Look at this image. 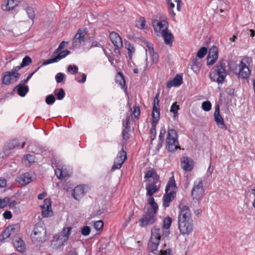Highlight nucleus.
<instances>
[{
	"mask_svg": "<svg viewBox=\"0 0 255 255\" xmlns=\"http://www.w3.org/2000/svg\"><path fill=\"white\" fill-rule=\"evenodd\" d=\"M178 216V227L180 233L183 235H190L193 229V220L189 208L186 206L179 207Z\"/></svg>",
	"mask_w": 255,
	"mask_h": 255,
	"instance_id": "f257e3e1",
	"label": "nucleus"
},
{
	"mask_svg": "<svg viewBox=\"0 0 255 255\" xmlns=\"http://www.w3.org/2000/svg\"><path fill=\"white\" fill-rule=\"evenodd\" d=\"M157 182L158 181H153L152 183L148 184L146 186L147 195L149 196L150 197H152V196L158 190V188L156 185Z\"/></svg>",
	"mask_w": 255,
	"mask_h": 255,
	"instance_id": "393cba45",
	"label": "nucleus"
},
{
	"mask_svg": "<svg viewBox=\"0 0 255 255\" xmlns=\"http://www.w3.org/2000/svg\"><path fill=\"white\" fill-rule=\"evenodd\" d=\"M127 158V153L123 149L120 151L114 160V164L112 167L111 171H114L116 169L121 168L122 164Z\"/></svg>",
	"mask_w": 255,
	"mask_h": 255,
	"instance_id": "9d476101",
	"label": "nucleus"
},
{
	"mask_svg": "<svg viewBox=\"0 0 255 255\" xmlns=\"http://www.w3.org/2000/svg\"><path fill=\"white\" fill-rule=\"evenodd\" d=\"M91 232V229L89 226H84L81 230V233L83 236H88Z\"/></svg>",
	"mask_w": 255,
	"mask_h": 255,
	"instance_id": "052dcab7",
	"label": "nucleus"
},
{
	"mask_svg": "<svg viewBox=\"0 0 255 255\" xmlns=\"http://www.w3.org/2000/svg\"><path fill=\"white\" fill-rule=\"evenodd\" d=\"M17 146H18V143L16 140H12L7 143V147L9 149H13Z\"/></svg>",
	"mask_w": 255,
	"mask_h": 255,
	"instance_id": "5fc2aeb1",
	"label": "nucleus"
},
{
	"mask_svg": "<svg viewBox=\"0 0 255 255\" xmlns=\"http://www.w3.org/2000/svg\"><path fill=\"white\" fill-rule=\"evenodd\" d=\"M172 219L169 217L165 218L163 220V228L165 229H168L171 224Z\"/></svg>",
	"mask_w": 255,
	"mask_h": 255,
	"instance_id": "c03bdc74",
	"label": "nucleus"
},
{
	"mask_svg": "<svg viewBox=\"0 0 255 255\" xmlns=\"http://www.w3.org/2000/svg\"><path fill=\"white\" fill-rule=\"evenodd\" d=\"M214 120L219 128L222 129H227V127L224 123L223 118L220 114V106L216 105L214 114Z\"/></svg>",
	"mask_w": 255,
	"mask_h": 255,
	"instance_id": "f8f14e48",
	"label": "nucleus"
},
{
	"mask_svg": "<svg viewBox=\"0 0 255 255\" xmlns=\"http://www.w3.org/2000/svg\"><path fill=\"white\" fill-rule=\"evenodd\" d=\"M204 194L203 183L202 179L198 178L194 182L193 187L192 189L191 195L193 199L197 201L200 200Z\"/></svg>",
	"mask_w": 255,
	"mask_h": 255,
	"instance_id": "423d86ee",
	"label": "nucleus"
},
{
	"mask_svg": "<svg viewBox=\"0 0 255 255\" xmlns=\"http://www.w3.org/2000/svg\"><path fill=\"white\" fill-rule=\"evenodd\" d=\"M207 53V48L205 47H201L197 53V56L199 58H203Z\"/></svg>",
	"mask_w": 255,
	"mask_h": 255,
	"instance_id": "a18cd8bd",
	"label": "nucleus"
},
{
	"mask_svg": "<svg viewBox=\"0 0 255 255\" xmlns=\"http://www.w3.org/2000/svg\"><path fill=\"white\" fill-rule=\"evenodd\" d=\"M176 191L172 190L170 192H165L163 197V206L165 208L169 206L170 203L175 198L176 196Z\"/></svg>",
	"mask_w": 255,
	"mask_h": 255,
	"instance_id": "aec40b11",
	"label": "nucleus"
},
{
	"mask_svg": "<svg viewBox=\"0 0 255 255\" xmlns=\"http://www.w3.org/2000/svg\"><path fill=\"white\" fill-rule=\"evenodd\" d=\"M40 208L42 210L41 215L43 218H47L53 216V212L51 209V201L50 198L44 199L43 204L40 205Z\"/></svg>",
	"mask_w": 255,
	"mask_h": 255,
	"instance_id": "1a4fd4ad",
	"label": "nucleus"
},
{
	"mask_svg": "<svg viewBox=\"0 0 255 255\" xmlns=\"http://www.w3.org/2000/svg\"><path fill=\"white\" fill-rule=\"evenodd\" d=\"M84 195V189L82 185H79L75 187L72 192V195L76 200H79Z\"/></svg>",
	"mask_w": 255,
	"mask_h": 255,
	"instance_id": "b1692460",
	"label": "nucleus"
},
{
	"mask_svg": "<svg viewBox=\"0 0 255 255\" xmlns=\"http://www.w3.org/2000/svg\"><path fill=\"white\" fill-rule=\"evenodd\" d=\"M71 230V227H65L63 229L58 235V240L60 241V243L63 244L68 240Z\"/></svg>",
	"mask_w": 255,
	"mask_h": 255,
	"instance_id": "f3484780",
	"label": "nucleus"
},
{
	"mask_svg": "<svg viewBox=\"0 0 255 255\" xmlns=\"http://www.w3.org/2000/svg\"><path fill=\"white\" fill-rule=\"evenodd\" d=\"M55 101V98L52 94L48 95L45 99V102L48 105H52Z\"/></svg>",
	"mask_w": 255,
	"mask_h": 255,
	"instance_id": "3c124183",
	"label": "nucleus"
},
{
	"mask_svg": "<svg viewBox=\"0 0 255 255\" xmlns=\"http://www.w3.org/2000/svg\"><path fill=\"white\" fill-rule=\"evenodd\" d=\"M152 177L153 179V181H158L159 177L156 174V170L154 169H151L147 171L144 175V178L148 179L149 178Z\"/></svg>",
	"mask_w": 255,
	"mask_h": 255,
	"instance_id": "7c9ffc66",
	"label": "nucleus"
},
{
	"mask_svg": "<svg viewBox=\"0 0 255 255\" xmlns=\"http://www.w3.org/2000/svg\"><path fill=\"white\" fill-rule=\"evenodd\" d=\"M164 135L160 134L159 135L158 143L156 146V149L159 150V149L162 146L163 143L164 142Z\"/></svg>",
	"mask_w": 255,
	"mask_h": 255,
	"instance_id": "4d7b16f0",
	"label": "nucleus"
},
{
	"mask_svg": "<svg viewBox=\"0 0 255 255\" xmlns=\"http://www.w3.org/2000/svg\"><path fill=\"white\" fill-rule=\"evenodd\" d=\"M179 109V106L177 104V103L175 102L172 104L170 109V112L174 114V117L177 116Z\"/></svg>",
	"mask_w": 255,
	"mask_h": 255,
	"instance_id": "8fccbe9b",
	"label": "nucleus"
},
{
	"mask_svg": "<svg viewBox=\"0 0 255 255\" xmlns=\"http://www.w3.org/2000/svg\"><path fill=\"white\" fill-rule=\"evenodd\" d=\"M19 78H16L12 72H7L4 74L3 77L2 78V83L6 85L10 84V83H13L17 80Z\"/></svg>",
	"mask_w": 255,
	"mask_h": 255,
	"instance_id": "4be33fe9",
	"label": "nucleus"
},
{
	"mask_svg": "<svg viewBox=\"0 0 255 255\" xmlns=\"http://www.w3.org/2000/svg\"><path fill=\"white\" fill-rule=\"evenodd\" d=\"M55 62H57V61L55 57H54V58L49 59L48 60H45V61H44L43 65H46L53 63Z\"/></svg>",
	"mask_w": 255,
	"mask_h": 255,
	"instance_id": "0e129e2a",
	"label": "nucleus"
},
{
	"mask_svg": "<svg viewBox=\"0 0 255 255\" xmlns=\"http://www.w3.org/2000/svg\"><path fill=\"white\" fill-rule=\"evenodd\" d=\"M130 121V117H128L126 118V123H123L124 127H125V128L127 129H130V126H129V122Z\"/></svg>",
	"mask_w": 255,
	"mask_h": 255,
	"instance_id": "338daca9",
	"label": "nucleus"
},
{
	"mask_svg": "<svg viewBox=\"0 0 255 255\" xmlns=\"http://www.w3.org/2000/svg\"><path fill=\"white\" fill-rule=\"evenodd\" d=\"M159 94L156 95L153 100V105L152 111V118L157 119L160 118V108H159Z\"/></svg>",
	"mask_w": 255,
	"mask_h": 255,
	"instance_id": "dca6fc26",
	"label": "nucleus"
},
{
	"mask_svg": "<svg viewBox=\"0 0 255 255\" xmlns=\"http://www.w3.org/2000/svg\"><path fill=\"white\" fill-rule=\"evenodd\" d=\"M177 189L175 181L174 176L171 177L166 185L165 188V192H170V191H175Z\"/></svg>",
	"mask_w": 255,
	"mask_h": 255,
	"instance_id": "c756f323",
	"label": "nucleus"
},
{
	"mask_svg": "<svg viewBox=\"0 0 255 255\" xmlns=\"http://www.w3.org/2000/svg\"><path fill=\"white\" fill-rule=\"evenodd\" d=\"M70 51L68 50H65L59 52L57 56L55 57L57 62L59 61L61 59L66 57L68 54H69Z\"/></svg>",
	"mask_w": 255,
	"mask_h": 255,
	"instance_id": "a19ab883",
	"label": "nucleus"
},
{
	"mask_svg": "<svg viewBox=\"0 0 255 255\" xmlns=\"http://www.w3.org/2000/svg\"><path fill=\"white\" fill-rule=\"evenodd\" d=\"M226 76L225 65L221 62L216 65L210 72V79L211 80L216 82L218 84L223 83Z\"/></svg>",
	"mask_w": 255,
	"mask_h": 255,
	"instance_id": "20e7f679",
	"label": "nucleus"
},
{
	"mask_svg": "<svg viewBox=\"0 0 255 255\" xmlns=\"http://www.w3.org/2000/svg\"><path fill=\"white\" fill-rule=\"evenodd\" d=\"M159 243V242H156V241L150 239L148 243V251L151 253L156 254Z\"/></svg>",
	"mask_w": 255,
	"mask_h": 255,
	"instance_id": "cd10ccee",
	"label": "nucleus"
},
{
	"mask_svg": "<svg viewBox=\"0 0 255 255\" xmlns=\"http://www.w3.org/2000/svg\"><path fill=\"white\" fill-rule=\"evenodd\" d=\"M32 62L31 58L28 56H26L22 59V61L21 63V67H25L29 65Z\"/></svg>",
	"mask_w": 255,
	"mask_h": 255,
	"instance_id": "09e8293b",
	"label": "nucleus"
},
{
	"mask_svg": "<svg viewBox=\"0 0 255 255\" xmlns=\"http://www.w3.org/2000/svg\"><path fill=\"white\" fill-rule=\"evenodd\" d=\"M181 166L184 170L190 171L194 167L193 161L188 157H183L181 161Z\"/></svg>",
	"mask_w": 255,
	"mask_h": 255,
	"instance_id": "a211bd4d",
	"label": "nucleus"
},
{
	"mask_svg": "<svg viewBox=\"0 0 255 255\" xmlns=\"http://www.w3.org/2000/svg\"><path fill=\"white\" fill-rule=\"evenodd\" d=\"M161 33L165 44H170L172 43L173 36L171 32H168L167 30L163 29Z\"/></svg>",
	"mask_w": 255,
	"mask_h": 255,
	"instance_id": "bb28decb",
	"label": "nucleus"
},
{
	"mask_svg": "<svg viewBox=\"0 0 255 255\" xmlns=\"http://www.w3.org/2000/svg\"><path fill=\"white\" fill-rule=\"evenodd\" d=\"M136 26L140 29L144 28L145 20L143 17H140L139 18L136 20Z\"/></svg>",
	"mask_w": 255,
	"mask_h": 255,
	"instance_id": "79ce46f5",
	"label": "nucleus"
},
{
	"mask_svg": "<svg viewBox=\"0 0 255 255\" xmlns=\"http://www.w3.org/2000/svg\"><path fill=\"white\" fill-rule=\"evenodd\" d=\"M118 74L119 76L116 78V82L122 87H124L126 85V81L124 76L121 72H119Z\"/></svg>",
	"mask_w": 255,
	"mask_h": 255,
	"instance_id": "ea45409f",
	"label": "nucleus"
},
{
	"mask_svg": "<svg viewBox=\"0 0 255 255\" xmlns=\"http://www.w3.org/2000/svg\"><path fill=\"white\" fill-rule=\"evenodd\" d=\"M146 46L148 48V50H146V52H148L149 54L152 57L153 62L156 63L158 59V54L154 51L153 47L151 44L149 42H146Z\"/></svg>",
	"mask_w": 255,
	"mask_h": 255,
	"instance_id": "a878e982",
	"label": "nucleus"
},
{
	"mask_svg": "<svg viewBox=\"0 0 255 255\" xmlns=\"http://www.w3.org/2000/svg\"><path fill=\"white\" fill-rule=\"evenodd\" d=\"M182 83V76L177 74L172 80L169 81L167 83L166 86L168 88H171L172 87L180 86Z\"/></svg>",
	"mask_w": 255,
	"mask_h": 255,
	"instance_id": "5701e85b",
	"label": "nucleus"
},
{
	"mask_svg": "<svg viewBox=\"0 0 255 255\" xmlns=\"http://www.w3.org/2000/svg\"><path fill=\"white\" fill-rule=\"evenodd\" d=\"M3 216L5 219H10L12 218V214L10 211H6L3 213Z\"/></svg>",
	"mask_w": 255,
	"mask_h": 255,
	"instance_id": "69168bd1",
	"label": "nucleus"
},
{
	"mask_svg": "<svg viewBox=\"0 0 255 255\" xmlns=\"http://www.w3.org/2000/svg\"><path fill=\"white\" fill-rule=\"evenodd\" d=\"M169 234V230H165L163 228H157L156 226L153 227L151 230V240H154L156 242H159L162 236H167Z\"/></svg>",
	"mask_w": 255,
	"mask_h": 255,
	"instance_id": "6e6552de",
	"label": "nucleus"
},
{
	"mask_svg": "<svg viewBox=\"0 0 255 255\" xmlns=\"http://www.w3.org/2000/svg\"><path fill=\"white\" fill-rule=\"evenodd\" d=\"M64 78L65 75L62 73H58L55 76L56 81L58 83L62 82Z\"/></svg>",
	"mask_w": 255,
	"mask_h": 255,
	"instance_id": "13d9d810",
	"label": "nucleus"
},
{
	"mask_svg": "<svg viewBox=\"0 0 255 255\" xmlns=\"http://www.w3.org/2000/svg\"><path fill=\"white\" fill-rule=\"evenodd\" d=\"M147 202L150 207L144 208L143 217L139 220L141 227L152 225L155 222L156 219V215L158 210L157 203L153 197H149Z\"/></svg>",
	"mask_w": 255,
	"mask_h": 255,
	"instance_id": "f03ea898",
	"label": "nucleus"
},
{
	"mask_svg": "<svg viewBox=\"0 0 255 255\" xmlns=\"http://www.w3.org/2000/svg\"><path fill=\"white\" fill-rule=\"evenodd\" d=\"M25 159L28 160L29 163H34L35 162V157L34 156L31 154H26L25 156Z\"/></svg>",
	"mask_w": 255,
	"mask_h": 255,
	"instance_id": "680f3d73",
	"label": "nucleus"
},
{
	"mask_svg": "<svg viewBox=\"0 0 255 255\" xmlns=\"http://www.w3.org/2000/svg\"><path fill=\"white\" fill-rule=\"evenodd\" d=\"M54 93L58 100H62L65 96V92L62 88L55 89Z\"/></svg>",
	"mask_w": 255,
	"mask_h": 255,
	"instance_id": "e433bc0d",
	"label": "nucleus"
},
{
	"mask_svg": "<svg viewBox=\"0 0 255 255\" xmlns=\"http://www.w3.org/2000/svg\"><path fill=\"white\" fill-rule=\"evenodd\" d=\"M10 202V198L8 197H4L2 199L0 198V209H2L6 207Z\"/></svg>",
	"mask_w": 255,
	"mask_h": 255,
	"instance_id": "49530a36",
	"label": "nucleus"
},
{
	"mask_svg": "<svg viewBox=\"0 0 255 255\" xmlns=\"http://www.w3.org/2000/svg\"><path fill=\"white\" fill-rule=\"evenodd\" d=\"M168 5V12L170 15L171 16L172 19L175 20V16L176 15V13L173 10V8L175 7V4L172 1H167Z\"/></svg>",
	"mask_w": 255,
	"mask_h": 255,
	"instance_id": "4c0bfd02",
	"label": "nucleus"
},
{
	"mask_svg": "<svg viewBox=\"0 0 255 255\" xmlns=\"http://www.w3.org/2000/svg\"><path fill=\"white\" fill-rule=\"evenodd\" d=\"M55 173L57 177L59 179H63L68 176V175L64 172L62 169L59 168L55 169Z\"/></svg>",
	"mask_w": 255,
	"mask_h": 255,
	"instance_id": "58836bf2",
	"label": "nucleus"
},
{
	"mask_svg": "<svg viewBox=\"0 0 255 255\" xmlns=\"http://www.w3.org/2000/svg\"><path fill=\"white\" fill-rule=\"evenodd\" d=\"M207 57L214 58L218 57V49L215 46H213L209 50V54Z\"/></svg>",
	"mask_w": 255,
	"mask_h": 255,
	"instance_id": "c9c22d12",
	"label": "nucleus"
},
{
	"mask_svg": "<svg viewBox=\"0 0 255 255\" xmlns=\"http://www.w3.org/2000/svg\"><path fill=\"white\" fill-rule=\"evenodd\" d=\"M110 38L113 44L117 47L114 50L115 52H117V50L119 51L118 48L123 46L122 38L118 33L112 32L110 34Z\"/></svg>",
	"mask_w": 255,
	"mask_h": 255,
	"instance_id": "ddd939ff",
	"label": "nucleus"
},
{
	"mask_svg": "<svg viewBox=\"0 0 255 255\" xmlns=\"http://www.w3.org/2000/svg\"><path fill=\"white\" fill-rule=\"evenodd\" d=\"M25 10L28 17L30 19L33 20L35 18V13L33 8L32 7L27 6L25 8Z\"/></svg>",
	"mask_w": 255,
	"mask_h": 255,
	"instance_id": "37998d69",
	"label": "nucleus"
},
{
	"mask_svg": "<svg viewBox=\"0 0 255 255\" xmlns=\"http://www.w3.org/2000/svg\"><path fill=\"white\" fill-rule=\"evenodd\" d=\"M21 68H23V67H21L20 64V66H17L13 67V69L11 70V72H12L13 75H14L16 78H20V74L18 73H17L16 72L19 70Z\"/></svg>",
	"mask_w": 255,
	"mask_h": 255,
	"instance_id": "864d4df0",
	"label": "nucleus"
},
{
	"mask_svg": "<svg viewBox=\"0 0 255 255\" xmlns=\"http://www.w3.org/2000/svg\"><path fill=\"white\" fill-rule=\"evenodd\" d=\"M211 107H212L211 104L210 102H209V101H205V102H203L202 104V109L205 111H207V112L209 111L211 109Z\"/></svg>",
	"mask_w": 255,
	"mask_h": 255,
	"instance_id": "603ef678",
	"label": "nucleus"
},
{
	"mask_svg": "<svg viewBox=\"0 0 255 255\" xmlns=\"http://www.w3.org/2000/svg\"><path fill=\"white\" fill-rule=\"evenodd\" d=\"M218 58H214L212 57H207V63L208 65H213Z\"/></svg>",
	"mask_w": 255,
	"mask_h": 255,
	"instance_id": "e2e57ef3",
	"label": "nucleus"
},
{
	"mask_svg": "<svg viewBox=\"0 0 255 255\" xmlns=\"http://www.w3.org/2000/svg\"><path fill=\"white\" fill-rule=\"evenodd\" d=\"M160 255H171V251L170 249L166 250L164 251H162V250L160 251Z\"/></svg>",
	"mask_w": 255,
	"mask_h": 255,
	"instance_id": "774afa93",
	"label": "nucleus"
},
{
	"mask_svg": "<svg viewBox=\"0 0 255 255\" xmlns=\"http://www.w3.org/2000/svg\"><path fill=\"white\" fill-rule=\"evenodd\" d=\"M239 77L243 79H247L251 74L249 67L245 63L241 61L239 64Z\"/></svg>",
	"mask_w": 255,
	"mask_h": 255,
	"instance_id": "6ab92c4d",
	"label": "nucleus"
},
{
	"mask_svg": "<svg viewBox=\"0 0 255 255\" xmlns=\"http://www.w3.org/2000/svg\"><path fill=\"white\" fill-rule=\"evenodd\" d=\"M166 148L169 152H174L177 149H180L178 140L177 131L173 129L169 128L165 140Z\"/></svg>",
	"mask_w": 255,
	"mask_h": 255,
	"instance_id": "39448f33",
	"label": "nucleus"
},
{
	"mask_svg": "<svg viewBox=\"0 0 255 255\" xmlns=\"http://www.w3.org/2000/svg\"><path fill=\"white\" fill-rule=\"evenodd\" d=\"M19 2V0H4L2 2L1 8L4 11H10L15 7Z\"/></svg>",
	"mask_w": 255,
	"mask_h": 255,
	"instance_id": "2eb2a0df",
	"label": "nucleus"
},
{
	"mask_svg": "<svg viewBox=\"0 0 255 255\" xmlns=\"http://www.w3.org/2000/svg\"><path fill=\"white\" fill-rule=\"evenodd\" d=\"M160 118H157V119H152V122H151V128L150 130V133H151V142L153 140L155 139L156 137V126L157 124L158 123Z\"/></svg>",
	"mask_w": 255,
	"mask_h": 255,
	"instance_id": "c85d7f7f",
	"label": "nucleus"
},
{
	"mask_svg": "<svg viewBox=\"0 0 255 255\" xmlns=\"http://www.w3.org/2000/svg\"><path fill=\"white\" fill-rule=\"evenodd\" d=\"M133 108L134 110L132 113V116H133L134 118H138L140 114V108L137 106H134Z\"/></svg>",
	"mask_w": 255,
	"mask_h": 255,
	"instance_id": "bf43d9fd",
	"label": "nucleus"
},
{
	"mask_svg": "<svg viewBox=\"0 0 255 255\" xmlns=\"http://www.w3.org/2000/svg\"><path fill=\"white\" fill-rule=\"evenodd\" d=\"M46 236V230L44 223L36 224L30 235L32 242L37 246L40 245L45 241Z\"/></svg>",
	"mask_w": 255,
	"mask_h": 255,
	"instance_id": "7ed1b4c3",
	"label": "nucleus"
},
{
	"mask_svg": "<svg viewBox=\"0 0 255 255\" xmlns=\"http://www.w3.org/2000/svg\"><path fill=\"white\" fill-rule=\"evenodd\" d=\"M14 89H17L18 94L21 97H24L28 91V86L23 87L21 84H19Z\"/></svg>",
	"mask_w": 255,
	"mask_h": 255,
	"instance_id": "473e14b6",
	"label": "nucleus"
},
{
	"mask_svg": "<svg viewBox=\"0 0 255 255\" xmlns=\"http://www.w3.org/2000/svg\"><path fill=\"white\" fill-rule=\"evenodd\" d=\"M67 70L69 72L72 71L73 74H75L78 73V67L75 65H70L68 66L67 68Z\"/></svg>",
	"mask_w": 255,
	"mask_h": 255,
	"instance_id": "6e6d98bb",
	"label": "nucleus"
},
{
	"mask_svg": "<svg viewBox=\"0 0 255 255\" xmlns=\"http://www.w3.org/2000/svg\"><path fill=\"white\" fill-rule=\"evenodd\" d=\"M191 66V69L195 72L199 71L200 66V63L198 61L197 59H194L189 64Z\"/></svg>",
	"mask_w": 255,
	"mask_h": 255,
	"instance_id": "f704fd0d",
	"label": "nucleus"
},
{
	"mask_svg": "<svg viewBox=\"0 0 255 255\" xmlns=\"http://www.w3.org/2000/svg\"><path fill=\"white\" fill-rule=\"evenodd\" d=\"M94 228L97 231H100L103 229L104 223L102 220H99L94 223Z\"/></svg>",
	"mask_w": 255,
	"mask_h": 255,
	"instance_id": "de8ad7c7",
	"label": "nucleus"
},
{
	"mask_svg": "<svg viewBox=\"0 0 255 255\" xmlns=\"http://www.w3.org/2000/svg\"><path fill=\"white\" fill-rule=\"evenodd\" d=\"M20 229L19 224H14L8 226L2 234L4 238H9L11 236L16 234Z\"/></svg>",
	"mask_w": 255,
	"mask_h": 255,
	"instance_id": "4468645a",
	"label": "nucleus"
},
{
	"mask_svg": "<svg viewBox=\"0 0 255 255\" xmlns=\"http://www.w3.org/2000/svg\"><path fill=\"white\" fill-rule=\"evenodd\" d=\"M125 46L128 51V56L130 59H132V54L135 52V49L133 44L130 43L126 41Z\"/></svg>",
	"mask_w": 255,
	"mask_h": 255,
	"instance_id": "72a5a7b5",
	"label": "nucleus"
},
{
	"mask_svg": "<svg viewBox=\"0 0 255 255\" xmlns=\"http://www.w3.org/2000/svg\"><path fill=\"white\" fill-rule=\"evenodd\" d=\"M86 32L81 29H79L72 40L73 47H80L82 43L85 41Z\"/></svg>",
	"mask_w": 255,
	"mask_h": 255,
	"instance_id": "9b49d317",
	"label": "nucleus"
},
{
	"mask_svg": "<svg viewBox=\"0 0 255 255\" xmlns=\"http://www.w3.org/2000/svg\"><path fill=\"white\" fill-rule=\"evenodd\" d=\"M14 245L18 252L20 253H23L25 252L26 249L25 245L21 239H19L18 240L16 241L14 243Z\"/></svg>",
	"mask_w": 255,
	"mask_h": 255,
	"instance_id": "2f4dec72",
	"label": "nucleus"
},
{
	"mask_svg": "<svg viewBox=\"0 0 255 255\" xmlns=\"http://www.w3.org/2000/svg\"><path fill=\"white\" fill-rule=\"evenodd\" d=\"M152 26L156 32H162L163 29L168 30V23L167 17L164 15H160L158 20L152 22Z\"/></svg>",
	"mask_w": 255,
	"mask_h": 255,
	"instance_id": "0eeeda50",
	"label": "nucleus"
},
{
	"mask_svg": "<svg viewBox=\"0 0 255 255\" xmlns=\"http://www.w3.org/2000/svg\"><path fill=\"white\" fill-rule=\"evenodd\" d=\"M15 180L21 185H26L32 181V176L30 173L26 172L17 177Z\"/></svg>",
	"mask_w": 255,
	"mask_h": 255,
	"instance_id": "412c9836",
	"label": "nucleus"
}]
</instances>
